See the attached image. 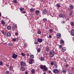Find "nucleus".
I'll use <instances>...</instances> for the list:
<instances>
[{
	"mask_svg": "<svg viewBox=\"0 0 74 74\" xmlns=\"http://www.w3.org/2000/svg\"><path fill=\"white\" fill-rule=\"evenodd\" d=\"M43 74H46V72H44L43 73Z\"/></svg>",
	"mask_w": 74,
	"mask_h": 74,
	"instance_id": "nucleus-60",
	"label": "nucleus"
},
{
	"mask_svg": "<svg viewBox=\"0 0 74 74\" xmlns=\"http://www.w3.org/2000/svg\"><path fill=\"white\" fill-rule=\"evenodd\" d=\"M56 6H57L58 8H60V4H58V3H57L56 4Z\"/></svg>",
	"mask_w": 74,
	"mask_h": 74,
	"instance_id": "nucleus-37",
	"label": "nucleus"
},
{
	"mask_svg": "<svg viewBox=\"0 0 74 74\" xmlns=\"http://www.w3.org/2000/svg\"><path fill=\"white\" fill-rule=\"evenodd\" d=\"M71 70L72 71H74V67H73V66H72L71 67Z\"/></svg>",
	"mask_w": 74,
	"mask_h": 74,
	"instance_id": "nucleus-43",
	"label": "nucleus"
},
{
	"mask_svg": "<svg viewBox=\"0 0 74 74\" xmlns=\"http://www.w3.org/2000/svg\"><path fill=\"white\" fill-rule=\"evenodd\" d=\"M49 38H51L52 37V36H51V35H49Z\"/></svg>",
	"mask_w": 74,
	"mask_h": 74,
	"instance_id": "nucleus-52",
	"label": "nucleus"
},
{
	"mask_svg": "<svg viewBox=\"0 0 74 74\" xmlns=\"http://www.w3.org/2000/svg\"><path fill=\"white\" fill-rule=\"evenodd\" d=\"M1 32L2 33H3V34H4V32L3 31H2Z\"/></svg>",
	"mask_w": 74,
	"mask_h": 74,
	"instance_id": "nucleus-55",
	"label": "nucleus"
},
{
	"mask_svg": "<svg viewBox=\"0 0 74 74\" xmlns=\"http://www.w3.org/2000/svg\"><path fill=\"white\" fill-rule=\"evenodd\" d=\"M10 29H11V27L10 26Z\"/></svg>",
	"mask_w": 74,
	"mask_h": 74,
	"instance_id": "nucleus-63",
	"label": "nucleus"
},
{
	"mask_svg": "<svg viewBox=\"0 0 74 74\" xmlns=\"http://www.w3.org/2000/svg\"><path fill=\"white\" fill-rule=\"evenodd\" d=\"M70 24L72 26H74V23L73 22H71V23Z\"/></svg>",
	"mask_w": 74,
	"mask_h": 74,
	"instance_id": "nucleus-30",
	"label": "nucleus"
},
{
	"mask_svg": "<svg viewBox=\"0 0 74 74\" xmlns=\"http://www.w3.org/2000/svg\"><path fill=\"white\" fill-rule=\"evenodd\" d=\"M60 69L59 70H58V69H54L53 70V72L55 74H58L60 71Z\"/></svg>",
	"mask_w": 74,
	"mask_h": 74,
	"instance_id": "nucleus-4",
	"label": "nucleus"
},
{
	"mask_svg": "<svg viewBox=\"0 0 74 74\" xmlns=\"http://www.w3.org/2000/svg\"><path fill=\"white\" fill-rule=\"evenodd\" d=\"M69 14H70V16L72 15L73 13H72V11H71V12H70Z\"/></svg>",
	"mask_w": 74,
	"mask_h": 74,
	"instance_id": "nucleus-39",
	"label": "nucleus"
},
{
	"mask_svg": "<svg viewBox=\"0 0 74 74\" xmlns=\"http://www.w3.org/2000/svg\"><path fill=\"white\" fill-rule=\"evenodd\" d=\"M61 51L63 52H64L65 51H66V48L64 47L62 48Z\"/></svg>",
	"mask_w": 74,
	"mask_h": 74,
	"instance_id": "nucleus-16",
	"label": "nucleus"
},
{
	"mask_svg": "<svg viewBox=\"0 0 74 74\" xmlns=\"http://www.w3.org/2000/svg\"><path fill=\"white\" fill-rule=\"evenodd\" d=\"M58 46L60 49H61L63 47L62 45H59Z\"/></svg>",
	"mask_w": 74,
	"mask_h": 74,
	"instance_id": "nucleus-34",
	"label": "nucleus"
},
{
	"mask_svg": "<svg viewBox=\"0 0 74 74\" xmlns=\"http://www.w3.org/2000/svg\"><path fill=\"white\" fill-rule=\"evenodd\" d=\"M34 11V9L33 8H31L30 9V11L31 12H32V13H33Z\"/></svg>",
	"mask_w": 74,
	"mask_h": 74,
	"instance_id": "nucleus-14",
	"label": "nucleus"
},
{
	"mask_svg": "<svg viewBox=\"0 0 74 74\" xmlns=\"http://www.w3.org/2000/svg\"><path fill=\"white\" fill-rule=\"evenodd\" d=\"M26 13V11H23L21 12V13H23V14H25Z\"/></svg>",
	"mask_w": 74,
	"mask_h": 74,
	"instance_id": "nucleus-44",
	"label": "nucleus"
},
{
	"mask_svg": "<svg viewBox=\"0 0 74 74\" xmlns=\"http://www.w3.org/2000/svg\"><path fill=\"white\" fill-rule=\"evenodd\" d=\"M37 51H38V52H39L40 51V49H38L37 50Z\"/></svg>",
	"mask_w": 74,
	"mask_h": 74,
	"instance_id": "nucleus-47",
	"label": "nucleus"
},
{
	"mask_svg": "<svg viewBox=\"0 0 74 74\" xmlns=\"http://www.w3.org/2000/svg\"><path fill=\"white\" fill-rule=\"evenodd\" d=\"M27 56H29V53H27Z\"/></svg>",
	"mask_w": 74,
	"mask_h": 74,
	"instance_id": "nucleus-53",
	"label": "nucleus"
},
{
	"mask_svg": "<svg viewBox=\"0 0 74 74\" xmlns=\"http://www.w3.org/2000/svg\"><path fill=\"white\" fill-rule=\"evenodd\" d=\"M63 60L65 62H66V59H65V58H63Z\"/></svg>",
	"mask_w": 74,
	"mask_h": 74,
	"instance_id": "nucleus-36",
	"label": "nucleus"
},
{
	"mask_svg": "<svg viewBox=\"0 0 74 74\" xmlns=\"http://www.w3.org/2000/svg\"><path fill=\"white\" fill-rule=\"evenodd\" d=\"M1 65H3V62H0V66H1Z\"/></svg>",
	"mask_w": 74,
	"mask_h": 74,
	"instance_id": "nucleus-46",
	"label": "nucleus"
},
{
	"mask_svg": "<svg viewBox=\"0 0 74 74\" xmlns=\"http://www.w3.org/2000/svg\"><path fill=\"white\" fill-rule=\"evenodd\" d=\"M46 51H47V52H48V51H49V47H48V46L46 47Z\"/></svg>",
	"mask_w": 74,
	"mask_h": 74,
	"instance_id": "nucleus-24",
	"label": "nucleus"
},
{
	"mask_svg": "<svg viewBox=\"0 0 74 74\" xmlns=\"http://www.w3.org/2000/svg\"><path fill=\"white\" fill-rule=\"evenodd\" d=\"M54 55V51L52 50L50 51V58H52L53 57Z\"/></svg>",
	"mask_w": 74,
	"mask_h": 74,
	"instance_id": "nucleus-3",
	"label": "nucleus"
},
{
	"mask_svg": "<svg viewBox=\"0 0 74 74\" xmlns=\"http://www.w3.org/2000/svg\"><path fill=\"white\" fill-rule=\"evenodd\" d=\"M17 27V25L15 24H14L13 26L12 27V28L13 30H15Z\"/></svg>",
	"mask_w": 74,
	"mask_h": 74,
	"instance_id": "nucleus-7",
	"label": "nucleus"
},
{
	"mask_svg": "<svg viewBox=\"0 0 74 74\" xmlns=\"http://www.w3.org/2000/svg\"><path fill=\"white\" fill-rule=\"evenodd\" d=\"M21 55L23 56H25V54L24 53H21Z\"/></svg>",
	"mask_w": 74,
	"mask_h": 74,
	"instance_id": "nucleus-32",
	"label": "nucleus"
},
{
	"mask_svg": "<svg viewBox=\"0 0 74 74\" xmlns=\"http://www.w3.org/2000/svg\"><path fill=\"white\" fill-rule=\"evenodd\" d=\"M57 36H58L59 37H58V38H61V35L60 33H57Z\"/></svg>",
	"mask_w": 74,
	"mask_h": 74,
	"instance_id": "nucleus-10",
	"label": "nucleus"
},
{
	"mask_svg": "<svg viewBox=\"0 0 74 74\" xmlns=\"http://www.w3.org/2000/svg\"><path fill=\"white\" fill-rule=\"evenodd\" d=\"M54 67H55L56 68V69H57V68H58V66L57 65V64H54Z\"/></svg>",
	"mask_w": 74,
	"mask_h": 74,
	"instance_id": "nucleus-38",
	"label": "nucleus"
},
{
	"mask_svg": "<svg viewBox=\"0 0 74 74\" xmlns=\"http://www.w3.org/2000/svg\"><path fill=\"white\" fill-rule=\"evenodd\" d=\"M30 57L31 59H33V58H34V56L33 54H32L30 56Z\"/></svg>",
	"mask_w": 74,
	"mask_h": 74,
	"instance_id": "nucleus-29",
	"label": "nucleus"
},
{
	"mask_svg": "<svg viewBox=\"0 0 74 74\" xmlns=\"http://www.w3.org/2000/svg\"><path fill=\"white\" fill-rule=\"evenodd\" d=\"M42 20L44 23H45L46 21H47V19L46 18H43Z\"/></svg>",
	"mask_w": 74,
	"mask_h": 74,
	"instance_id": "nucleus-20",
	"label": "nucleus"
},
{
	"mask_svg": "<svg viewBox=\"0 0 74 74\" xmlns=\"http://www.w3.org/2000/svg\"><path fill=\"white\" fill-rule=\"evenodd\" d=\"M62 44V47L64 45V40H61V44Z\"/></svg>",
	"mask_w": 74,
	"mask_h": 74,
	"instance_id": "nucleus-12",
	"label": "nucleus"
},
{
	"mask_svg": "<svg viewBox=\"0 0 74 74\" xmlns=\"http://www.w3.org/2000/svg\"><path fill=\"white\" fill-rule=\"evenodd\" d=\"M64 22H64V21H62V22H61L62 23V24L64 23Z\"/></svg>",
	"mask_w": 74,
	"mask_h": 74,
	"instance_id": "nucleus-56",
	"label": "nucleus"
},
{
	"mask_svg": "<svg viewBox=\"0 0 74 74\" xmlns=\"http://www.w3.org/2000/svg\"><path fill=\"white\" fill-rule=\"evenodd\" d=\"M39 13H40V12L39 11V10H36V14L37 15H38V14Z\"/></svg>",
	"mask_w": 74,
	"mask_h": 74,
	"instance_id": "nucleus-22",
	"label": "nucleus"
},
{
	"mask_svg": "<svg viewBox=\"0 0 74 74\" xmlns=\"http://www.w3.org/2000/svg\"><path fill=\"white\" fill-rule=\"evenodd\" d=\"M3 44H4V45H5V43H3Z\"/></svg>",
	"mask_w": 74,
	"mask_h": 74,
	"instance_id": "nucleus-64",
	"label": "nucleus"
},
{
	"mask_svg": "<svg viewBox=\"0 0 74 74\" xmlns=\"http://www.w3.org/2000/svg\"><path fill=\"white\" fill-rule=\"evenodd\" d=\"M5 74H9V72H8V71H7L6 72Z\"/></svg>",
	"mask_w": 74,
	"mask_h": 74,
	"instance_id": "nucleus-45",
	"label": "nucleus"
},
{
	"mask_svg": "<svg viewBox=\"0 0 74 74\" xmlns=\"http://www.w3.org/2000/svg\"><path fill=\"white\" fill-rule=\"evenodd\" d=\"M59 16L60 18H64V14H60L59 15Z\"/></svg>",
	"mask_w": 74,
	"mask_h": 74,
	"instance_id": "nucleus-11",
	"label": "nucleus"
},
{
	"mask_svg": "<svg viewBox=\"0 0 74 74\" xmlns=\"http://www.w3.org/2000/svg\"><path fill=\"white\" fill-rule=\"evenodd\" d=\"M7 36L8 37H10V33L8 32L7 34Z\"/></svg>",
	"mask_w": 74,
	"mask_h": 74,
	"instance_id": "nucleus-41",
	"label": "nucleus"
},
{
	"mask_svg": "<svg viewBox=\"0 0 74 74\" xmlns=\"http://www.w3.org/2000/svg\"><path fill=\"white\" fill-rule=\"evenodd\" d=\"M34 61V59H30L29 60V64H32L33 62Z\"/></svg>",
	"mask_w": 74,
	"mask_h": 74,
	"instance_id": "nucleus-8",
	"label": "nucleus"
},
{
	"mask_svg": "<svg viewBox=\"0 0 74 74\" xmlns=\"http://www.w3.org/2000/svg\"><path fill=\"white\" fill-rule=\"evenodd\" d=\"M55 64V62L54 61H51V65H53V64Z\"/></svg>",
	"mask_w": 74,
	"mask_h": 74,
	"instance_id": "nucleus-23",
	"label": "nucleus"
},
{
	"mask_svg": "<svg viewBox=\"0 0 74 74\" xmlns=\"http://www.w3.org/2000/svg\"><path fill=\"white\" fill-rule=\"evenodd\" d=\"M38 33L39 34H41V31H40V29H38Z\"/></svg>",
	"mask_w": 74,
	"mask_h": 74,
	"instance_id": "nucleus-21",
	"label": "nucleus"
},
{
	"mask_svg": "<svg viewBox=\"0 0 74 74\" xmlns=\"http://www.w3.org/2000/svg\"><path fill=\"white\" fill-rule=\"evenodd\" d=\"M18 56L17 54H16L15 53L13 54L12 55V58L14 59H15L16 58H17V57Z\"/></svg>",
	"mask_w": 74,
	"mask_h": 74,
	"instance_id": "nucleus-5",
	"label": "nucleus"
},
{
	"mask_svg": "<svg viewBox=\"0 0 74 74\" xmlns=\"http://www.w3.org/2000/svg\"><path fill=\"white\" fill-rule=\"evenodd\" d=\"M25 74H28V72H27V71H25Z\"/></svg>",
	"mask_w": 74,
	"mask_h": 74,
	"instance_id": "nucleus-51",
	"label": "nucleus"
},
{
	"mask_svg": "<svg viewBox=\"0 0 74 74\" xmlns=\"http://www.w3.org/2000/svg\"><path fill=\"white\" fill-rule=\"evenodd\" d=\"M43 12L44 13V14H46L47 13V10L45 9H44Z\"/></svg>",
	"mask_w": 74,
	"mask_h": 74,
	"instance_id": "nucleus-18",
	"label": "nucleus"
},
{
	"mask_svg": "<svg viewBox=\"0 0 74 74\" xmlns=\"http://www.w3.org/2000/svg\"><path fill=\"white\" fill-rule=\"evenodd\" d=\"M37 41L39 43H41L42 42V39L41 38H38L37 39Z\"/></svg>",
	"mask_w": 74,
	"mask_h": 74,
	"instance_id": "nucleus-9",
	"label": "nucleus"
},
{
	"mask_svg": "<svg viewBox=\"0 0 74 74\" xmlns=\"http://www.w3.org/2000/svg\"><path fill=\"white\" fill-rule=\"evenodd\" d=\"M9 27H10V26H8L7 27V29H8V30H10V28H9Z\"/></svg>",
	"mask_w": 74,
	"mask_h": 74,
	"instance_id": "nucleus-50",
	"label": "nucleus"
},
{
	"mask_svg": "<svg viewBox=\"0 0 74 74\" xmlns=\"http://www.w3.org/2000/svg\"><path fill=\"white\" fill-rule=\"evenodd\" d=\"M32 74H34L36 73L35 70L34 69H32L31 71Z\"/></svg>",
	"mask_w": 74,
	"mask_h": 74,
	"instance_id": "nucleus-13",
	"label": "nucleus"
},
{
	"mask_svg": "<svg viewBox=\"0 0 74 74\" xmlns=\"http://www.w3.org/2000/svg\"><path fill=\"white\" fill-rule=\"evenodd\" d=\"M67 20H68V21H69V18H67Z\"/></svg>",
	"mask_w": 74,
	"mask_h": 74,
	"instance_id": "nucleus-59",
	"label": "nucleus"
},
{
	"mask_svg": "<svg viewBox=\"0 0 74 74\" xmlns=\"http://www.w3.org/2000/svg\"><path fill=\"white\" fill-rule=\"evenodd\" d=\"M21 69L22 71H24L25 70V68L23 66H21Z\"/></svg>",
	"mask_w": 74,
	"mask_h": 74,
	"instance_id": "nucleus-17",
	"label": "nucleus"
},
{
	"mask_svg": "<svg viewBox=\"0 0 74 74\" xmlns=\"http://www.w3.org/2000/svg\"><path fill=\"white\" fill-rule=\"evenodd\" d=\"M67 71V69H64V70H63V72L64 73H65L66 72V71Z\"/></svg>",
	"mask_w": 74,
	"mask_h": 74,
	"instance_id": "nucleus-27",
	"label": "nucleus"
},
{
	"mask_svg": "<svg viewBox=\"0 0 74 74\" xmlns=\"http://www.w3.org/2000/svg\"><path fill=\"white\" fill-rule=\"evenodd\" d=\"M68 65L67 64H66V65H65V67L66 68H68Z\"/></svg>",
	"mask_w": 74,
	"mask_h": 74,
	"instance_id": "nucleus-49",
	"label": "nucleus"
},
{
	"mask_svg": "<svg viewBox=\"0 0 74 74\" xmlns=\"http://www.w3.org/2000/svg\"><path fill=\"white\" fill-rule=\"evenodd\" d=\"M15 35H16V36H18V33H17V32H16L15 33Z\"/></svg>",
	"mask_w": 74,
	"mask_h": 74,
	"instance_id": "nucleus-48",
	"label": "nucleus"
},
{
	"mask_svg": "<svg viewBox=\"0 0 74 74\" xmlns=\"http://www.w3.org/2000/svg\"><path fill=\"white\" fill-rule=\"evenodd\" d=\"M1 16V14L0 13V16Z\"/></svg>",
	"mask_w": 74,
	"mask_h": 74,
	"instance_id": "nucleus-61",
	"label": "nucleus"
},
{
	"mask_svg": "<svg viewBox=\"0 0 74 74\" xmlns=\"http://www.w3.org/2000/svg\"><path fill=\"white\" fill-rule=\"evenodd\" d=\"M50 33H52L53 32V30L52 29H50L49 30Z\"/></svg>",
	"mask_w": 74,
	"mask_h": 74,
	"instance_id": "nucleus-33",
	"label": "nucleus"
},
{
	"mask_svg": "<svg viewBox=\"0 0 74 74\" xmlns=\"http://www.w3.org/2000/svg\"><path fill=\"white\" fill-rule=\"evenodd\" d=\"M24 9H25V8H21L20 9V11L21 12L23 11V10H24Z\"/></svg>",
	"mask_w": 74,
	"mask_h": 74,
	"instance_id": "nucleus-26",
	"label": "nucleus"
},
{
	"mask_svg": "<svg viewBox=\"0 0 74 74\" xmlns=\"http://www.w3.org/2000/svg\"><path fill=\"white\" fill-rule=\"evenodd\" d=\"M1 23L2 25H4V24H5V22H4V21L3 20H2L1 21Z\"/></svg>",
	"mask_w": 74,
	"mask_h": 74,
	"instance_id": "nucleus-28",
	"label": "nucleus"
},
{
	"mask_svg": "<svg viewBox=\"0 0 74 74\" xmlns=\"http://www.w3.org/2000/svg\"><path fill=\"white\" fill-rule=\"evenodd\" d=\"M13 2L14 3H16L17 2V1H16V0H13Z\"/></svg>",
	"mask_w": 74,
	"mask_h": 74,
	"instance_id": "nucleus-42",
	"label": "nucleus"
},
{
	"mask_svg": "<svg viewBox=\"0 0 74 74\" xmlns=\"http://www.w3.org/2000/svg\"><path fill=\"white\" fill-rule=\"evenodd\" d=\"M20 64L21 66H26V63L24 62L23 61H21L20 62Z\"/></svg>",
	"mask_w": 74,
	"mask_h": 74,
	"instance_id": "nucleus-6",
	"label": "nucleus"
},
{
	"mask_svg": "<svg viewBox=\"0 0 74 74\" xmlns=\"http://www.w3.org/2000/svg\"><path fill=\"white\" fill-rule=\"evenodd\" d=\"M74 7L73 5L70 4L68 8V11H71L73 9Z\"/></svg>",
	"mask_w": 74,
	"mask_h": 74,
	"instance_id": "nucleus-2",
	"label": "nucleus"
},
{
	"mask_svg": "<svg viewBox=\"0 0 74 74\" xmlns=\"http://www.w3.org/2000/svg\"><path fill=\"white\" fill-rule=\"evenodd\" d=\"M12 45V43H10V46H11Z\"/></svg>",
	"mask_w": 74,
	"mask_h": 74,
	"instance_id": "nucleus-58",
	"label": "nucleus"
},
{
	"mask_svg": "<svg viewBox=\"0 0 74 74\" xmlns=\"http://www.w3.org/2000/svg\"><path fill=\"white\" fill-rule=\"evenodd\" d=\"M48 52L47 51L45 52V56H47V55H48Z\"/></svg>",
	"mask_w": 74,
	"mask_h": 74,
	"instance_id": "nucleus-40",
	"label": "nucleus"
},
{
	"mask_svg": "<svg viewBox=\"0 0 74 74\" xmlns=\"http://www.w3.org/2000/svg\"><path fill=\"white\" fill-rule=\"evenodd\" d=\"M71 34L73 36H74V29L72 30L71 31Z\"/></svg>",
	"mask_w": 74,
	"mask_h": 74,
	"instance_id": "nucleus-15",
	"label": "nucleus"
},
{
	"mask_svg": "<svg viewBox=\"0 0 74 74\" xmlns=\"http://www.w3.org/2000/svg\"><path fill=\"white\" fill-rule=\"evenodd\" d=\"M40 67L42 69H43V71H46L48 70V68L46 65H44L43 66L41 64L40 65Z\"/></svg>",
	"mask_w": 74,
	"mask_h": 74,
	"instance_id": "nucleus-1",
	"label": "nucleus"
},
{
	"mask_svg": "<svg viewBox=\"0 0 74 74\" xmlns=\"http://www.w3.org/2000/svg\"><path fill=\"white\" fill-rule=\"evenodd\" d=\"M13 69V66H10V71H11L12 70V69Z\"/></svg>",
	"mask_w": 74,
	"mask_h": 74,
	"instance_id": "nucleus-31",
	"label": "nucleus"
},
{
	"mask_svg": "<svg viewBox=\"0 0 74 74\" xmlns=\"http://www.w3.org/2000/svg\"><path fill=\"white\" fill-rule=\"evenodd\" d=\"M10 36H11V33H10Z\"/></svg>",
	"mask_w": 74,
	"mask_h": 74,
	"instance_id": "nucleus-62",
	"label": "nucleus"
},
{
	"mask_svg": "<svg viewBox=\"0 0 74 74\" xmlns=\"http://www.w3.org/2000/svg\"><path fill=\"white\" fill-rule=\"evenodd\" d=\"M34 44L35 45H37L38 44V41H35V42H34Z\"/></svg>",
	"mask_w": 74,
	"mask_h": 74,
	"instance_id": "nucleus-35",
	"label": "nucleus"
},
{
	"mask_svg": "<svg viewBox=\"0 0 74 74\" xmlns=\"http://www.w3.org/2000/svg\"><path fill=\"white\" fill-rule=\"evenodd\" d=\"M49 73H51V71H49Z\"/></svg>",
	"mask_w": 74,
	"mask_h": 74,
	"instance_id": "nucleus-57",
	"label": "nucleus"
},
{
	"mask_svg": "<svg viewBox=\"0 0 74 74\" xmlns=\"http://www.w3.org/2000/svg\"><path fill=\"white\" fill-rule=\"evenodd\" d=\"M24 46L25 47H27V45L25 44L24 45Z\"/></svg>",
	"mask_w": 74,
	"mask_h": 74,
	"instance_id": "nucleus-54",
	"label": "nucleus"
},
{
	"mask_svg": "<svg viewBox=\"0 0 74 74\" xmlns=\"http://www.w3.org/2000/svg\"><path fill=\"white\" fill-rule=\"evenodd\" d=\"M13 41H14V42H15V41H18V38H13Z\"/></svg>",
	"mask_w": 74,
	"mask_h": 74,
	"instance_id": "nucleus-19",
	"label": "nucleus"
},
{
	"mask_svg": "<svg viewBox=\"0 0 74 74\" xmlns=\"http://www.w3.org/2000/svg\"><path fill=\"white\" fill-rule=\"evenodd\" d=\"M45 60L44 58L42 57H40V60L41 61H44Z\"/></svg>",
	"mask_w": 74,
	"mask_h": 74,
	"instance_id": "nucleus-25",
	"label": "nucleus"
}]
</instances>
